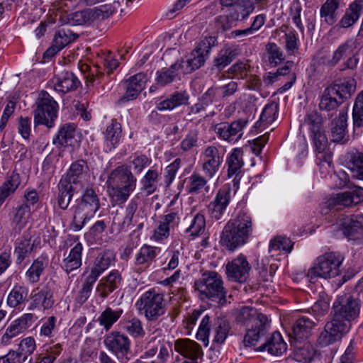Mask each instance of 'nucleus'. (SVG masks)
Returning <instances> with one entry per match:
<instances>
[{"label": "nucleus", "instance_id": "ddd939ff", "mask_svg": "<svg viewBox=\"0 0 363 363\" xmlns=\"http://www.w3.org/2000/svg\"><path fill=\"white\" fill-rule=\"evenodd\" d=\"M347 331V325L346 323L342 320L333 318L330 321L325 323L323 330L320 332L317 342L321 347L333 345L340 340Z\"/></svg>", "mask_w": 363, "mask_h": 363}, {"label": "nucleus", "instance_id": "7ed1b4c3", "mask_svg": "<svg viewBox=\"0 0 363 363\" xmlns=\"http://www.w3.org/2000/svg\"><path fill=\"white\" fill-rule=\"evenodd\" d=\"M236 322L247 325L252 323V328L248 329L243 339L244 345H250L254 343L255 339L262 338L263 333L265 332L266 324L269 322L267 317L257 312V311L248 306H243L236 309L234 312Z\"/></svg>", "mask_w": 363, "mask_h": 363}, {"label": "nucleus", "instance_id": "c9c22d12", "mask_svg": "<svg viewBox=\"0 0 363 363\" xmlns=\"http://www.w3.org/2000/svg\"><path fill=\"white\" fill-rule=\"evenodd\" d=\"M88 169L87 163L84 160H79L72 163L67 173L61 179H65L69 184L76 186L81 183V179Z\"/></svg>", "mask_w": 363, "mask_h": 363}, {"label": "nucleus", "instance_id": "49530a36", "mask_svg": "<svg viewBox=\"0 0 363 363\" xmlns=\"http://www.w3.org/2000/svg\"><path fill=\"white\" fill-rule=\"evenodd\" d=\"M29 235H23L22 238L16 241L14 252L16 255V262L21 264L25 258L30 253L34 247V241Z\"/></svg>", "mask_w": 363, "mask_h": 363}, {"label": "nucleus", "instance_id": "e2e57ef3", "mask_svg": "<svg viewBox=\"0 0 363 363\" xmlns=\"http://www.w3.org/2000/svg\"><path fill=\"white\" fill-rule=\"evenodd\" d=\"M123 328L134 338L143 337L145 334L141 320L135 317L125 320Z\"/></svg>", "mask_w": 363, "mask_h": 363}, {"label": "nucleus", "instance_id": "ea45409f", "mask_svg": "<svg viewBox=\"0 0 363 363\" xmlns=\"http://www.w3.org/2000/svg\"><path fill=\"white\" fill-rule=\"evenodd\" d=\"M347 113L341 111L337 118L331 122V140L335 143H345L347 139Z\"/></svg>", "mask_w": 363, "mask_h": 363}, {"label": "nucleus", "instance_id": "5701e85b", "mask_svg": "<svg viewBox=\"0 0 363 363\" xmlns=\"http://www.w3.org/2000/svg\"><path fill=\"white\" fill-rule=\"evenodd\" d=\"M79 35L74 33L70 29L62 28L55 34L52 45L45 51L44 55L46 57H53L58 52L62 50L65 46L74 42Z\"/></svg>", "mask_w": 363, "mask_h": 363}, {"label": "nucleus", "instance_id": "2f4dec72", "mask_svg": "<svg viewBox=\"0 0 363 363\" xmlns=\"http://www.w3.org/2000/svg\"><path fill=\"white\" fill-rule=\"evenodd\" d=\"M315 323L310 318L303 316L298 318L292 326L289 337L293 342L303 341L311 334Z\"/></svg>", "mask_w": 363, "mask_h": 363}, {"label": "nucleus", "instance_id": "4d7b16f0", "mask_svg": "<svg viewBox=\"0 0 363 363\" xmlns=\"http://www.w3.org/2000/svg\"><path fill=\"white\" fill-rule=\"evenodd\" d=\"M121 137V125L116 120H112L111 123L107 127L105 133L106 145L109 150L116 147Z\"/></svg>", "mask_w": 363, "mask_h": 363}, {"label": "nucleus", "instance_id": "3c124183", "mask_svg": "<svg viewBox=\"0 0 363 363\" xmlns=\"http://www.w3.org/2000/svg\"><path fill=\"white\" fill-rule=\"evenodd\" d=\"M123 313V310L122 308H118L113 310L111 307H106L100 314L97 320L106 331H108L113 325L118 321Z\"/></svg>", "mask_w": 363, "mask_h": 363}, {"label": "nucleus", "instance_id": "dca6fc26", "mask_svg": "<svg viewBox=\"0 0 363 363\" xmlns=\"http://www.w3.org/2000/svg\"><path fill=\"white\" fill-rule=\"evenodd\" d=\"M229 8L226 16L216 18V22L221 25L223 30L229 29L233 23L246 19L253 12L255 6L249 1Z\"/></svg>", "mask_w": 363, "mask_h": 363}, {"label": "nucleus", "instance_id": "e433bc0d", "mask_svg": "<svg viewBox=\"0 0 363 363\" xmlns=\"http://www.w3.org/2000/svg\"><path fill=\"white\" fill-rule=\"evenodd\" d=\"M48 264L49 259L46 255L42 254L37 257L26 272L28 281L31 284L38 282Z\"/></svg>", "mask_w": 363, "mask_h": 363}, {"label": "nucleus", "instance_id": "473e14b6", "mask_svg": "<svg viewBox=\"0 0 363 363\" xmlns=\"http://www.w3.org/2000/svg\"><path fill=\"white\" fill-rule=\"evenodd\" d=\"M189 97L186 90L174 91L169 97L159 102L157 108L161 111H172L178 106L188 104Z\"/></svg>", "mask_w": 363, "mask_h": 363}, {"label": "nucleus", "instance_id": "8fccbe9b", "mask_svg": "<svg viewBox=\"0 0 363 363\" xmlns=\"http://www.w3.org/2000/svg\"><path fill=\"white\" fill-rule=\"evenodd\" d=\"M340 0H326L320 9V16L328 25H333L337 21V11Z\"/></svg>", "mask_w": 363, "mask_h": 363}, {"label": "nucleus", "instance_id": "de8ad7c7", "mask_svg": "<svg viewBox=\"0 0 363 363\" xmlns=\"http://www.w3.org/2000/svg\"><path fill=\"white\" fill-rule=\"evenodd\" d=\"M362 10V8L357 0H355L346 9L345 14L339 21V26L341 28H347L354 25L359 18Z\"/></svg>", "mask_w": 363, "mask_h": 363}, {"label": "nucleus", "instance_id": "603ef678", "mask_svg": "<svg viewBox=\"0 0 363 363\" xmlns=\"http://www.w3.org/2000/svg\"><path fill=\"white\" fill-rule=\"evenodd\" d=\"M337 91L339 99H347L354 93L356 90V82L352 77H347L330 86Z\"/></svg>", "mask_w": 363, "mask_h": 363}, {"label": "nucleus", "instance_id": "2eb2a0df", "mask_svg": "<svg viewBox=\"0 0 363 363\" xmlns=\"http://www.w3.org/2000/svg\"><path fill=\"white\" fill-rule=\"evenodd\" d=\"M305 123L308 126L314 146L322 151L328 145V139L323 129V118L320 113L312 111L305 118Z\"/></svg>", "mask_w": 363, "mask_h": 363}, {"label": "nucleus", "instance_id": "f257e3e1", "mask_svg": "<svg viewBox=\"0 0 363 363\" xmlns=\"http://www.w3.org/2000/svg\"><path fill=\"white\" fill-rule=\"evenodd\" d=\"M254 223L251 214L240 211L225 225L220 242L227 250L233 251L246 244L252 236Z\"/></svg>", "mask_w": 363, "mask_h": 363}, {"label": "nucleus", "instance_id": "f3484780", "mask_svg": "<svg viewBox=\"0 0 363 363\" xmlns=\"http://www.w3.org/2000/svg\"><path fill=\"white\" fill-rule=\"evenodd\" d=\"M338 225L343 235L349 240L363 238V214L342 216L339 218Z\"/></svg>", "mask_w": 363, "mask_h": 363}, {"label": "nucleus", "instance_id": "9d476101", "mask_svg": "<svg viewBox=\"0 0 363 363\" xmlns=\"http://www.w3.org/2000/svg\"><path fill=\"white\" fill-rule=\"evenodd\" d=\"M116 4V3H114ZM116 11L115 5L104 4L93 9L76 11L69 15L74 25L90 26L108 18Z\"/></svg>", "mask_w": 363, "mask_h": 363}, {"label": "nucleus", "instance_id": "774afa93", "mask_svg": "<svg viewBox=\"0 0 363 363\" xmlns=\"http://www.w3.org/2000/svg\"><path fill=\"white\" fill-rule=\"evenodd\" d=\"M57 318L54 315L41 320L39 335L40 337L51 338L57 330Z\"/></svg>", "mask_w": 363, "mask_h": 363}, {"label": "nucleus", "instance_id": "9b49d317", "mask_svg": "<svg viewBox=\"0 0 363 363\" xmlns=\"http://www.w3.org/2000/svg\"><path fill=\"white\" fill-rule=\"evenodd\" d=\"M104 342L120 363H128L130 360L131 341L126 335L118 331L111 332L105 337Z\"/></svg>", "mask_w": 363, "mask_h": 363}, {"label": "nucleus", "instance_id": "338daca9", "mask_svg": "<svg viewBox=\"0 0 363 363\" xmlns=\"http://www.w3.org/2000/svg\"><path fill=\"white\" fill-rule=\"evenodd\" d=\"M293 243L289 238L284 236H277L270 240L269 252L281 250L286 253L291 251Z\"/></svg>", "mask_w": 363, "mask_h": 363}, {"label": "nucleus", "instance_id": "5fc2aeb1", "mask_svg": "<svg viewBox=\"0 0 363 363\" xmlns=\"http://www.w3.org/2000/svg\"><path fill=\"white\" fill-rule=\"evenodd\" d=\"M36 350L35 340L33 337H27L21 340L17 350H15L16 355L21 363L25 362Z\"/></svg>", "mask_w": 363, "mask_h": 363}, {"label": "nucleus", "instance_id": "052dcab7", "mask_svg": "<svg viewBox=\"0 0 363 363\" xmlns=\"http://www.w3.org/2000/svg\"><path fill=\"white\" fill-rule=\"evenodd\" d=\"M265 57L271 67H276L284 60L283 52L274 43L267 44Z\"/></svg>", "mask_w": 363, "mask_h": 363}, {"label": "nucleus", "instance_id": "1a4fd4ad", "mask_svg": "<svg viewBox=\"0 0 363 363\" xmlns=\"http://www.w3.org/2000/svg\"><path fill=\"white\" fill-rule=\"evenodd\" d=\"M216 39L210 36L201 40L196 48L191 52L187 60H178V63L182 65L183 74H191L203 67L208 58L211 48L215 45Z\"/></svg>", "mask_w": 363, "mask_h": 363}, {"label": "nucleus", "instance_id": "a878e982", "mask_svg": "<svg viewBox=\"0 0 363 363\" xmlns=\"http://www.w3.org/2000/svg\"><path fill=\"white\" fill-rule=\"evenodd\" d=\"M147 76L143 72H139L125 81V93L120 99L122 101L135 99L145 89Z\"/></svg>", "mask_w": 363, "mask_h": 363}, {"label": "nucleus", "instance_id": "79ce46f5", "mask_svg": "<svg viewBox=\"0 0 363 363\" xmlns=\"http://www.w3.org/2000/svg\"><path fill=\"white\" fill-rule=\"evenodd\" d=\"M83 246L77 242L69 251L62 261V267L67 273L78 269L82 265V253Z\"/></svg>", "mask_w": 363, "mask_h": 363}, {"label": "nucleus", "instance_id": "412c9836", "mask_svg": "<svg viewBox=\"0 0 363 363\" xmlns=\"http://www.w3.org/2000/svg\"><path fill=\"white\" fill-rule=\"evenodd\" d=\"M251 266L243 255L229 262L225 267L227 277L233 281L243 283L249 277Z\"/></svg>", "mask_w": 363, "mask_h": 363}, {"label": "nucleus", "instance_id": "0e129e2a", "mask_svg": "<svg viewBox=\"0 0 363 363\" xmlns=\"http://www.w3.org/2000/svg\"><path fill=\"white\" fill-rule=\"evenodd\" d=\"M31 216L30 207L27 204H21L15 209L13 222L19 229L23 228Z\"/></svg>", "mask_w": 363, "mask_h": 363}, {"label": "nucleus", "instance_id": "a19ab883", "mask_svg": "<svg viewBox=\"0 0 363 363\" xmlns=\"http://www.w3.org/2000/svg\"><path fill=\"white\" fill-rule=\"evenodd\" d=\"M291 345L294 347V358L296 361L303 363H310L315 355V350L308 342H293L290 340Z\"/></svg>", "mask_w": 363, "mask_h": 363}, {"label": "nucleus", "instance_id": "39448f33", "mask_svg": "<svg viewBox=\"0 0 363 363\" xmlns=\"http://www.w3.org/2000/svg\"><path fill=\"white\" fill-rule=\"evenodd\" d=\"M100 208L99 199L94 189L86 188L74 210L72 228L80 230Z\"/></svg>", "mask_w": 363, "mask_h": 363}, {"label": "nucleus", "instance_id": "a18cd8bd", "mask_svg": "<svg viewBox=\"0 0 363 363\" xmlns=\"http://www.w3.org/2000/svg\"><path fill=\"white\" fill-rule=\"evenodd\" d=\"M342 102V100L338 98L337 91L329 86L324 89L320 96L319 108L320 110L330 111L337 108Z\"/></svg>", "mask_w": 363, "mask_h": 363}, {"label": "nucleus", "instance_id": "13d9d810", "mask_svg": "<svg viewBox=\"0 0 363 363\" xmlns=\"http://www.w3.org/2000/svg\"><path fill=\"white\" fill-rule=\"evenodd\" d=\"M189 225L186 229V233L191 236H198L202 234L206 228V220L203 214L197 213L189 217Z\"/></svg>", "mask_w": 363, "mask_h": 363}, {"label": "nucleus", "instance_id": "0eeeda50", "mask_svg": "<svg viewBox=\"0 0 363 363\" xmlns=\"http://www.w3.org/2000/svg\"><path fill=\"white\" fill-rule=\"evenodd\" d=\"M135 306L139 313L144 315L148 321H155L165 313L164 295L152 288L145 291L137 301Z\"/></svg>", "mask_w": 363, "mask_h": 363}, {"label": "nucleus", "instance_id": "680f3d73", "mask_svg": "<svg viewBox=\"0 0 363 363\" xmlns=\"http://www.w3.org/2000/svg\"><path fill=\"white\" fill-rule=\"evenodd\" d=\"M20 184V174L13 172L0 187V196L5 200L9 196L14 193Z\"/></svg>", "mask_w": 363, "mask_h": 363}, {"label": "nucleus", "instance_id": "7c9ffc66", "mask_svg": "<svg viewBox=\"0 0 363 363\" xmlns=\"http://www.w3.org/2000/svg\"><path fill=\"white\" fill-rule=\"evenodd\" d=\"M174 350L182 356L196 361L203 355L201 347L189 339H179L174 342Z\"/></svg>", "mask_w": 363, "mask_h": 363}, {"label": "nucleus", "instance_id": "f8f14e48", "mask_svg": "<svg viewBox=\"0 0 363 363\" xmlns=\"http://www.w3.org/2000/svg\"><path fill=\"white\" fill-rule=\"evenodd\" d=\"M269 323L266 324L265 332L263 333L262 338H255L253 344L250 345H245V347H255L257 344H260L257 351H267L269 354L274 356L282 355L287 350V345L282 338L279 332H274L269 334Z\"/></svg>", "mask_w": 363, "mask_h": 363}, {"label": "nucleus", "instance_id": "b1692460", "mask_svg": "<svg viewBox=\"0 0 363 363\" xmlns=\"http://www.w3.org/2000/svg\"><path fill=\"white\" fill-rule=\"evenodd\" d=\"M360 306L358 301L348 298L345 303L333 304V318L337 320L350 321L354 319L359 313Z\"/></svg>", "mask_w": 363, "mask_h": 363}, {"label": "nucleus", "instance_id": "393cba45", "mask_svg": "<svg viewBox=\"0 0 363 363\" xmlns=\"http://www.w3.org/2000/svg\"><path fill=\"white\" fill-rule=\"evenodd\" d=\"M160 252V247L143 245L135 255V266L137 270L144 272L147 269Z\"/></svg>", "mask_w": 363, "mask_h": 363}, {"label": "nucleus", "instance_id": "f704fd0d", "mask_svg": "<svg viewBox=\"0 0 363 363\" xmlns=\"http://www.w3.org/2000/svg\"><path fill=\"white\" fill-rule=\"evenodd\" d=\"M178 216L177 213L172 212L164 216L159 221V225L154 230L153 236L156 240H163L169 235L171 228L177 224Z\"/></svg>", "mask_w": 363, "mask_h": 363}, {"label": "nucleus", "instance_id": "6ab92c4d", "mask_svg": "<svg viewBox=\"0 0 363 363\" xmlns=\"http://www.w3.org/2000/svg\"><path fill=\"white\" fill-rule=\"evenodd\" d=\"M231 199V188L229 184L223 186L217 191L215 198L208 206L210 216L218 220L222 218Z\"/></svg>", "mask_w": 363, "mask_h": 363}, {"label": "nucleus", "instance_id": "bb28decb", "mask_svg": "<svg viewBox=\"0 0 363 363\" xmlns=\"http://www.w3.org/2000/svg\"><path fill=\"white\" fill-rule=\"evenodd\" d=\"M56 91L63 94L76 90L80 85L79 79L71 72L65 71L52 80Z\"/></svg>", "mask_w": 363, "mask_h": 363}, {"label": "nucleus", "instance_id": "aec40b11", "mask_svg": "<svg viewBox=\"0 0 363 363\" xmlns=\"http://www.w3.org/2000/svg\"><path fill=\"white\" fill-rule=\"evenodd\" d=\"M225 164L227 166V177L233 178V186L238 187L240 180L243 174V150L235 147L228 155Z\"/></svg>", "mask_w": 363, "mask_h": 363}, {"label": "nucleus", "instance_id": "37998d69", "mask_svg": "<svg viewBox=\"0 0 363 363\" xmlns=\"http://www.w3.org/2000/svg\"><path fill=\"white\" fill-rule=\"evenodd\" d=\"M208 177L200 174L198 172H193L188 178H186V191L190 194H198L203 189L206 192H208L210 187L208 185Z\"/></svg>", "mask_w": 363, "mask_h": 363}, {"label": "nucleus", "instance_id": "864d4df0", "mask_svg": "<svg viewBox=\"0 0 363 363\" xmlns=\"http://www.w3.org/2000/svg\"><path fill=\"white\" fill-rule=\"evenodd\" d=\"M238 49L227 48L221 50L213 60V65L219 71L223 70L226 66L238 55Z\"/></svg>", "mask_w": 363, "mask_h": 363}, {"label": "nucleus", "instance_id": "6e6552de", "mask_svg": "<svg viewBox=\"0 0 363 363\" xmlns=\"http://www.w3.org/2000/svg\"><path fill=\"white\" fill-rule=\"evenodd\" d=\"M36 108L33 111L34 124L45 125L52 128L57 118L59 105L50 94L42 90L35 101Z\"/></svg>", "mask_w": 363, "mask_h": 363}, {"label": "nucleus", "instance_id": "4be33fe9", "mask_svg": "<svg viewBox=\"0 0 363 363\" xmlns=\"http://www.w3.org/2000/svg\"><path fill=\"white\" fill-rule=\"evenodd\" d=\"M247 122L239 120L230 123H220L214 126V131L220 139L228 142H237L242 136V129Z\"/></svg>", "mask_w": 363, "mask_h": 363}, {"label": "nucleus", "instance_id": "72a5a7b5", "mask_svg": "<svg viewBox=\"0 0 363 363\" xmlns=\"http://www.w3.org/2000/svg\"><path fill=\"white\" fill-rule=\"evenodd\" d=\"M354 48L355 42L352 40H347L337 48L332 56L322 57L323 63L329 67H334L342 57L353 55Z\"/></svg>", "mask_w": 363, "mask_h": 363}, {"label": "nucleus", "instance_id": "a211bd4d", "mask_svg": "<svg viewBox=\"0 0 363 363\" xmlns=\"http://www.w3.org/2000/svg\"><path fill=\"white\" fill-rule=\"evenodd\" d=\"M202 170L208 179H212L219 171L223 161V154L215 145L207 146L202 153Z\"/></svg>", "mask_w": 363, "mask_h": 363}, {"label": "nucleus", "instance_id": "423d86ee", "mask_svg": "<svg viewBox=\"0 0 363 363\" xmlns=\"http://www.w3.org/2000/svg\"><path fill=\"white\" fill-rule=\"evenodd\" d=\"M195 287L201 295L220 305L226 303V291L223 286L221 276L213 271L204 272L201 277L195 281Z\"/></svg>", "mask_w": 363, "mask_h": 363}, {"label": "nucleus", "instance_id": "4468645a", "mask_svg": "<svg viewBox=\"0 0 363 363\" xmlns=\"http://www.w3.org/2000/svg\"><path fill=\"white\" fill-rule=\"evenodd\" d=\"M363 202V188L354 186L349 190L336 194L328 200V206L337 210L352 207Z\"/></svg>", "mask_w": 363, "mask_h": 363}, {"label": "nucleus", "instance_id": "4c0bfd02", "mask_svg": "<svg viewBox=\"0 0 363 363\" xmlns=\"http://www.w3.org/2000/svg\"><path fill=\"white\" fill-rule=\"evenodd\" d=\"M32 301L28 307L29 310H35L41 306L44 310L51 308L55 303L53 292L48 287H44L32 296Z\"/></svg>", "mask_w": 363, "mask_h": 363}, {"label": "nucleus", "instance_id": "20e7f679", "mask_svg": "<svg viewBox=\"0 0 363 363\" xmlns=\"http://www.w3.org/2000/svg\"><path fill=\"white\" fill-rule=\"evenodd\" d=\"M343 261L344 257L335 252H326L318 257L307 272L310 282L314 283L318 278L330 279L338 276Z\"/></svg>", "mask_w": 363, "mask_h": 363}, {"label": "nucleus", "instance_id": "cd10ccee", "mask_svg": "<svg viewBox=\"0 0 363 363\" xmlns=\"http://www.w3.org/2000/svg\"><path fill=\"white\" fill-rule=\"evenodd\" d=\"M78 143L76 138V125L74 123L62 125L52 139L57 147H74Z\"/></svg>", "mask_w": 363, "mask_h": 363}, {"label": "nucleus", "instance_id": "09e8293b", "mask_svg": "<svg viewBox=\"0 0 363 363\" xmlns=\"http://www.w3.org/2000/svg\"><path fill=\"white\" fill-rule=\"evenodd\" d=\"M230 330V323L226 318L220 317L216 318L212 328L213 342L217 344L223 343L229 334Z\"/></svg>", "mask_w": 363, "mask_h": 363}, {"label": "nucleus", "instance_id": "c85d7f7f", "mask_svg": "<svg viewBox=\"0 0 363 363\" xmlns=\"http://www.w3.org/2000/svg\"><path fill=\"white\" fill-rule=\"evenodd\" d=\"M122 281L121 274L117 269H113L108 275L103 277L96 286V292L104 298L116 290Z\"/></svg>", "mask_w": 363, "mask_h": 363}, {"label": "nucleus", "instance_id": "bf43d9fd", "mask_svg": "<svg viewBox=\"0 0 363 363\" xmlns=\"http://www.w3.org/2000/svg\"><path fill=\"white\" fill-rule=\"evenodd\" d=\"M28 289L23 286L15 285L7 297V304L11 308H16L26 299Z\"/></svg>", "mask_w": 363, "mask_h": 363}, {"label": "nucleus", "instance_id": "f03ea898", "mask_svg": "<svg viewBox=\"0 0 363 363\" xmlns=\"http://www.w3.org/2000/svg\"><path fill=\"white\" fill-rule=\"evenodd\" d=\"M106 184L112 201L123 204L135 189L137 179L128 167L120 165L108 174Z\"/></svg>", "mask_w": 363, "mask_h": 363}, {"label": "nucleus", "instance_id": "6e6d98bb", "mask_svg": "<svg viewBox=\"0 0 363 363\" xmlns=\"http://www.w3.org/2000/svg\"><path fill=\"white\" fill-rule=\"evenodd\" d=\"M158 178L159 174L157 170H147L140 180V190L145 192L146 196H150L155 193L157 189Z\"/></svg>", "mask_w": 363, "mask_h": 363}, {"label": "nucleus", "instance_id": "c756f323", "mask_svg": "<svg viewBox=\"0 0 363 363\" xmlns=\"http://www.w3.org/2000/svg\"><path fill=\"white\" fill-rule=\"evenodd\" d=\"M183 74L182 65L177 60L168 68L157 71L155 82L160 86H165L177 80H180Z\"/></svg>", "mask_w": 363, "mask_h": 363}, {"label": "nucleus", "instance_id": "c03bdc74", "mask_svg": "<svg viewBox=\"0 0 363 363\" xmlns=\"http://www.w3.org/2000/svg\"><path fill=\"white\" fill-rule=\"evenodd\" d=\"M57 187V205L62 210H66L72 199L75 187L73 185L69 184L65 179H60Z\"/></svg>", "mask_w": 363, "mask_h": 363}, {"label": "nucleus", "instance_id": "58836bf2", "mask_svg": "<svg viewBox=\"0 0 363 363\" xmlns=\"http://www.w3.org/2000/svg\"><path fill=\"white\" fill-rule=\"evenodd\" d=\"M115 257V253L111 250H105L99 254L89 274L98 279L99 277L110 267Z\"/></svg>", "mask_w": 363, "mask_h": 363}, {"label": "nucleus", "instance_id": "69168bd1", "mask_svg": "<svg viewBox=\"0 0 363 363\" xmlns=\"http://www.w3.org/2000/svg\"><path fill=\"white\" fill-rule=\"evenodd\" d=\"M140 200V196L137 194L130 200L128 204L125 208V216L121 223L122 230H125L132 224L134 215L138 208Z\"/></svg>", "mask_w": 363, "mask_h": 363}]
</instances>
